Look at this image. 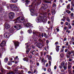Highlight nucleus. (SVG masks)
Returning a JSON list of instances; mask_svg holds the SVG:
<instances>
[{
  "instance_id": "obj_16",
  "label": "nucleus",
  "mask_w": 74,
  "mask_h": 74,
  "mask_svg": "<svg viewBox=\"0 0 74 74\" xmlns=\"http://www.w3.org/2000/svg\"><path fill=\"white\" fill-rule=\"evenodd\" d=\"M30 52L31 53H32L33 55H36V51L35 50H34L33 51L31 50L30 51Z\"/></svg>"
},
{
  "instance_id": "obj_46",
  "label": "nucleus",
  "mask_w": 74,
  "mask_h": 74,
  "mask_svg": "<svg viewBox=\"0 0 74 74\" xmlns=\"http://www.w3.org/2000/svg\"><path fill=\"white\" fill-rule=\"evenodd\" d=\"M30 11H31V12H32V13H33V12H34V10L32 9L30 10Z\"/></svg>"
},
{
  "instance_id": "obj_1",
  "label": "nucleus",
  "mask_w": 74,
  "mask_h": 74,
  "mask_svg": "<svg viewBox=\"0 0 74 74\" xmlns=\"http://www.w3.org/2000/svg\"><path fill=\"white\" fill-rule=\"evenodd\" d=\"M44 16H40L38 19L37 21L38 22H43L45 23L47 22V13L43 12V14Z\"/></svg>"
},
{
  "instance_id": "obj_21",
  "label": "nucleus",
  "mask_w": 74,
  "mask_h": 74,
  "mask_svg": "<svg viewBox=\"0 0 74 74\" xmlns=\"http://www.w3.org/2000/svg\"><path fill=\"white\" fill-rule=\"evenodd\" d=\"M37 42H36L34 44L35 46H34V45H32L31 47L33 49H34V48H35L36 47H37Z\"/></svg>"
},
{
  "instance_id": "obj_43",
  "label": "nucleus",
  "mask_w": 74,
  "mask_h": 74,
  "mask_svg": "<svg viewBox=\"0 0 74 74\" xmlns=\"http://www.w3.org/2000/svg\"><path fill=\"white\" fill-rule=\"evenodd\" d=\"M39 41L40 42H42V40L40 38L39 39Z\"/></svg>"
},
{
  "instance_id": "obj_34",
  "label": "nucleus",
  "mask_w": 74,
  "mask_h": 74,
  "mask_svg": "<svg viewBox=\"0 0 74 74\" xmlns=\"http://www.w3.org/2000/svg\"><path fill=\"white\" fill-rule=\"evenodd\" d=\"M71 4L72 7H74V2L73 1H71Z\"/></svg>"
},
{
  "instance_id": "obj_2",
  "label": "nucleus",
  "mask_w": 74,
  "mask_h": 74,
  "mask_svg": "<svg viewBox=\"0 0 74 74\" xmlns=\"http://www.w3.org/2000/svg\"><path fill=\"white\" fill-rule=\"evenodd\" d=\"M24 18L22 17H19L17 18V19H15L14 21H15L14 23H16L17 22L18 23H21L23 21L24 19Z\"/></svg>"
},
{
  "instance_id": "obj_23",
  "label": "nucleus",
  "mask_w": 74,
  "mask_h": 74,
  "mask_svg": "<svg viewBox=\"0 0 74 74\" xmlns=\"http://www.w3.org/2000/svg\"><path fill=\"white\" fill-rule=\"evenodd\" d=\"M23 60L26 61V62H28V61H29V58L25 57L23 59Z\"/></svg>"
},
{
  "instance_id": "obj_8",
  "label": "nucleus",
  "mask_w": 74,
  "mask_h": 74,
  "mask_svg": "<svg viewBox=\"0 0 74 74\" xmlns=\"http://www.w3.org/2000/svg\"><path fill=\"white\" fill-rule=\"evenodd\" d=\"M48 6L47 4H42V7H41V9L42 10L44 9L45 10V9H46L48 8Z\"/></svg>"
},
{
  "instance_id": "obj_37",
  "label": "nucleus",
  "mask_w": 74,
  "mask_h": 74,
  "mask_svg": "<svg viewBox=\"0 0 74 74\" xmlns=\"http://www.w3.org/2000/svg\"><path fill=\"white\" fill-rule=\"evenodd\" d=\"M29 61L30 63H32V64H33V63H34V62H33V61H32V59H29Z\"/></svg>"
},
{
  "instance_id": "obj_25",
  "label": "nucleus",
  "mask_w": 74,
  "mask_h": 74,
  "mask_svg": "<svg viewBox=\"0 0 74 74\" xmlns=\"http://www.w3.org/2000/svg\"><path fill=\"white\" fill-rule=\"evenodd\" d=\"M14 10L15 11H19V8L16 7H16H15V8H14Z\"/></svg>"
},
{
  "instance_id": "obj_28",
  "label": "nucleus",
  "mask_w": 74,
  "mask_h": 74,
  "mask_svg": "<svg viewBox=\"0 0 74 74\" xmlns=\"http://www.w3.org/2000/svg\"><path fill=\"white\" fill-rule=\"evenodd\" d=\"M45 3H49L50 4H51L52 2L51 1H45Z\"/></svg>"
},
{
  "instance_id": "obj_41",
  "label": "nucleus",
  "mask_w": 74,
  "mask_h": 74,
  "mask_svg": "<svg viewBox=\"0 0 74 74\" xmlns=\"http://www.w3.org/2000/svg\"><path fill=\"white\" fill-rule=\"evenodd\" d=\"M71 65H68V69H71Z\"/></svg>"
},
{
  "instance_id": "obj_33",
  "label": "nucleus",
  "mask_w": 74,
  "mask_h": 74,
  "mask_svg": "<svg viewBox=\"0 0 74 74\" xmlns=\"http://www.w3.org/2000/svg\"><path fill=\"white\" fill-rule=\"evenodd\" d=\"M28 32L29 33H32V31L31 29H30L28 30Z\"/></svg>"
},
{
  "instance_id": "obj_55",
  "label": "nucleus",
  "mask_w": 74,
  "mask_h": 74,
  "mask_svg": "<svg viewBox=\"0 0 74 74\" xmlns=\"http://www.w3.org/2000/svg\"><path fill=\"white\" fill-rule=\"evenodd\" d=\"M70 15L71 16V17H73V16H73V13H71Z\"/></svg>"
},
{
  "instance_id": "obj_63",
  "label": "nucleus",
  "mask_w": 74,
  "mask_h": 74,
  "mask_svg": "<svg viewBox=\"0 0 74 74\" xmlns=\"http://www.w3.org/2000/svg\"><path fill=\"white\" fill-rule=\"evenodd\" d=\"M59 44V43H58V42H56L55 43V45H56L57 44Z\"/></svg>"
},
{
  "instance_id": "obj_53",
  "label": "nucleus",
  "mask_w": 74,
  "mask_h": 74,
  "mask_svg": "<svg viewBox=\"0 0 74 74\" xmlns=\"http://www.w3.org/2000/svg\"><path fill=\"white\" fill-rule=\"evenodd\" d=\"M64 56V55H63V54H61V58H63Z\"/></svg>"
},
{
  "instance_id": "obj_20",
  "label": "nucleus",
  "mask_w": 74,
  "mask_h": 74,
  "mask_svg": "<svg viewBox=\"0 0 74 74\" xmlns=\"http://www.w3.org/2000/svg\"><path fill=\"white\" fill-rule=\"evenodd\" d=\"M56 13V11L54 9H52L51 10V14L53 15H55V14Z\"/></svg>"
},
{
  "instance_id": "obj_17",
  "label": "nucleus",
  "mask_w": 74,
  "mask_h": 74,
  "mask_svg": "<svg viewBox=\"0 0 74 74\" xmlns=\"http://www.w3.org/2000/svg\"><path fill=\"white\" fill-rule=\"evenodd\" d=\"M10 25L8 24H6L5 25V28L6 29H9V28H10Z\"/></svg>"
},
{
  "instance_id": "obj_57",
  "label": "nucleus",
  "mask_w": 74,
  "mask_h": 74,
  "mask_svg": "<svg viewBox=\"0 0 74 74\" xmlns=\"http://www.w3.org/2000/svg\"><path fill=\"white\" fill-rule=\"evenodd\" d=\"M56 30H57V32H58L59 31V29L58 28H56Z\"/></svg>"
},
{
  "instance_id": "obj_13",
  "label": "nucleus",
  "mask_w": 74,
  "mask_h": 74,
  "mask_svg": "<svg viewBox=\"0 0 74 74\" xmlns=\"http://www.w3.org/2000/svg\"><path fill=\"white\" fill-rule=\"evenodd\" d=\"M4 36L5 38H8V37H10V36H9V33L5 32L4 34Z\"/></svg>"
},
{
  "instance_id": "obj_39",
  "label": "nucleus",
  "mask_w": 74,
  "mask_h": 74,
  "mask_svg": "<svg viewBox=\"0 0 74 74\" xmlns=\"http://www.w3.org/2000/svg\"><path fill=\"white\" fill-rule=\"evenodd\" d=\"M52 6L53 7H56V5L55 3H53V5H52Z\"/></svg>"
},
{
  "instance_id": "obj_29",
  "label": "nucleus",
  "mask_w": 74,
  "mask_h": 74,
  "mask_svg": "<svg viewBox=\"0 0 74 74\" xmlns=\"http://www.w3.org/2000/svg\"><path fill=\"white\" fill-rule=\"evenodd\" d=\"M12 3H15L18 1V0H11Z\"/></svg>"
},
{
  "instance_id": "obj_47",
  "label": "nucleus",
  "mask_w": 74,
  "mask_h": 74,
  "mask_svg": "<svg viewBox=\"0 0 74 74\" xmlns=\"http://www.w3.org/2000/svg\"><path fill=\"white\" fill-rule=\"evenodd\" d=\"M44 36L45 37H47V34L45 33H44Z\"/></svg>"
},
{
  "instance_id": "obj_36",
  "label": "nucleus",
  "mask_w": 74,
  "mask_h": 74,
  "mask_svg": "<svg viewBox=\"0 0 74 74\" xmlns=\"http://www.w3.org/2000/svg\"><path fill=\"white\" fill-rule=\"evenodd\" d=\"M66 12H67V13H68V14H70V13H71V11L68 10H66Z\"/></svg>"
},
{
  "instance_id": "obj_42",
  "label": "nucleus",
  "mask_w": 74,
  "mask_h": 74,
  "mask_svg": "<svg viewBox=\"0 0 74 74\" xmlns=\"http://www.w3.org/2000/svg\"><path fill=\"white\" fill-rule=\"evenodd\" d=\"M5 62H7L8 61V58H6L4 60Z\"/></svg>"
},
{
  "instance_id": "obj_58",
  "label": "nucleus",
  "mask_w": 74,
  "mask_h": 74,
  "mask_svg": "<svg viewBox=\"0 0 74 74\" xmlns=\"http://www.w3.org/2000/svg\"><path fill=\"white\" fill-rule=\"evenodd\" d=\"M72 41H74V37H72Z\"/></svg>"
},
{
  "instance_id": "obj_27",
  "label": "nucleus",
  "mask_w": 74,
  "mask_h": 74,
  "mask_svg": "<svg viewBox=\"0 0 74 74\" xmlns=\"http://www.w3.org/2000/svg\"><path fill=\"white\" fill-rule=\"evenodd\" d=\"M37 39H38V38H37V37H36L33 39V41H36L37 40Z\"/></svg>"
},
{
  "instance_id": "obj_31",
  "label": "nucleus",
  "mask_w": 74,
  "mask_h": 74,
  "mask_svg": "<svg viewBox=\"0 0 74 74\" xmlns=\"http://www.w3.org/2000/svg\"><path fill=\"white\" fill-rule=\"evenodd\" d=\"M70 5L69 4L67 6L66 8L68 10H70Z\"/></svg>"
},
{
  "instance_id": "obj_9",
  "label": "nucleus",
  "mask_w": 74,
  "mask_h": 74,
  "mask_svg": "<svg viewBox=\"0 0 74 74\" xmlns=\"http://www.w3.org/2000/svg\"><path fill=\"white\" fill-rule=\"evenodd\" d=\"M25 26L27 27H29L30 29H31V27H33V26H32V25H31V24L30 23H27L25 25Z\"/></svg>"
},
{
  "instance_id": "obj_7",
  "label": "nucleus",
  "mask_w": 74,
  "mask_h": 74,
  "mask_svg": "<svg viewBox=\"0 0 74 74\" xmlns=\"http://www.w3.org/2000/svg\"><path fill=\"white\" fill-rule=\"evenodd\" d=\"M27 48H29L27 49L26 50V53L27 54L28 53H29V51L31 50V49H32L31 48V46H30V45H27Z\"/></svg>"
},
{
  "instance_id": "obj_59",
  "label": "nucleus",
  "mask_w": 74,
  "mask_h": 74,
  "mask_svg": "<svg viewBox=\"0 0 74 74\" xmlns=\"http://www.w3.org/2000/svg\"><path fill=\"white\" fill-rule=\"evenodd\" d=\"M66 40L67 38H64V41H63V42H64V41H66Z\"/></svg>"
},
{
  "instance_id": "obj_26",
  "label": "nucleus",
  "mask_w": 74,
  "mask_h": 74,
  "mask_svg": "<svg viewBox=\"0 0 74 74\" xmlns=\"http://www.w3.org/2000/svg\"><path fill=\"white\" fill-rule=\"evenodd\" d=\"M66 21H68L69 22H70V18L67 16L66 17Z\"/></svg>"
},
{
  "instance_id": "obj_64",
  "label": "nucleus",
  "mask_w": 74,
  "mask_h": 74,
  "mask_svg": "<svg viewBox=\"0 0 74 74\" xmlns=\"http://www.w3.org/2000/svg\"><path fill=\"white\" fill-rule=\"evenodd\" d=\"M65 25H69V23L67 22H66L65 23Z\"/></svg>"
},
{
  "instance_id": "obj_40",
  "label": "nucleus",
  "mask_w": 74,
  "mask_h": 74,
  "mask_svg": "<svg viewBox=\"0 0 74 74\" xmlns=\"http://www.w3.org/2000/svg\"><path fill=\"white\" fill-rule=\"evenodd\" d=\"M68 63L69 64L68 66H71V65L72 64V62H69Z\"/></svg>"
},
{
  "instance_id": "obj_38",
  "label": "nucleus",
  "mask_w": 74,
  "mask_h": 74,
  "mask_svg": "<svg viewBox=\"0 0 74 74\" xmlns=\"http://www.w3.org/2000/svg\"><path fill=\"white\" fill-rule=\"evenodd\" d=\"M48 59L49 60H52V57L51 56H49L48 58Z\"/></svg>"
},
{
  "instance_id": "obj_19",
  "label": "nucleus",
  "mask_w": 74,
  "mask_h": 74,
  "mask_svg": "<svg viewBox=\"0 0 74 74\" xmlns=\"http://www.w3.org/2000/svg\"><path fill=\"white\" fill-rule=\"evenodd\" d=\"M56 50L57 52H59V48H60V46L58 45H56Z\"/></svg>"
},
{
  "instance_id": "obj_10",
  "label": "nucleus",
  "mask_w": 74,
  "mask_h": 74,
  "mask_svg": "<svg viewBox=\"0 0 74 74\" xmlns=\"http://www.w3.org/2000/svg\"><path fill=\"white\" fill-rule=\"evenodd\" d=\"M10 7L12 10H14L15 8L16 7V6L15 5L11 4L10 5Z\"/></svg>"
},
{
  "instance_id": "obj_30",
  "label": "nucleus",
  "mask_w": 74,
  "mask_h": 74,
  "mask_svg": "<svg viewBox=\"0 0 74 74\" xmlns=\"http://www.w3.org/2000/svg\"><path fill=\"white\" fill-rule=\"evenodd\" d=\"M25 3L27 4H28L30 3V1L29 0H27L25 1Z\"/></svg>"
},
{
  "instance_id": "obj_56",
  "label": "nucleus",
  "mask_w": 74,
  "mask_h": 74,
  "mask_svg": "<svg viewBox=\"0 0 74 74\" xmlns=\"http://www.w3.org/2000/svg\"><path fill=\"white\" fill-rule=\"evenodd\" d=\"M59 67L60 69H62V68H63V66L61 65H59Z\"/></svg>"
},
{
  "instance_id": "obj_15",
  "label": "nucleus",
  "mask_w": 74,
  "mask_h": 74,
  "mask_svg": "<svg viewBox=\"0 0 74 74\" xmlns=\"http://www.w3.org/2000/svg\"><path fill=\"white\" fill-rule=\"evenodd\" d=\"M36 46H37V47H39L40 48H42V45L41 43H38L37 44L36 43Z\"/></svg>"
},
{
  "instance_id": "obj_5",
  "label": "nucleus",
  "mask_w": 74,
  "mask_h": 74,
  "mask_svg": "<svg viewBox=\"0 0 74 74\" xmlns=\"http://www.w3.org/2000/svg\"><path fill=\"white\" fill-rule=\"evenodd\" d=\"M71 53H73V54H74V50H71V52H69L68 51L66 54V58H69L70 56V55Z\"/></svg>"
},
{
  "instance_id": "obj_62",
  "label": "nucleus",
  "mask_w": 74,
  "mask_h": 74,
  "mask_svg": "<svg viewBox=\"0 0 74 74\" xmlns=\"http://www.w3.org/2000/svg\"><path fill=\"white\" fill-rule=\"evenodd\" d=\"M68 51V49H65V52H67Z\"/></svg>"
},
{
  "instance_id": "obj_52",
  "label": "nucleus",
  "mask_w": 74,
  "mask_h": 74,
  "mask_svg": "<svg viewBox=\"0 0 74 74\" xmlns=\"http://www.w3.org/2000/svg\"><path fill=\"white\" fill-rule=\"evenodd\" d=\"M48 71H49V72H50L51 71V69H49L47 70Z\"/></svg>"
},
{
  "instance_id": "obj_22",
  "label": "nucleus",
  "mask_w": 74,
  "mask_h": 74,
  "mask_svg": "<svg viewBox=\"0 0 74 74\" xmlns=\"http://www.w3.org/2000/svg\"><path fill=\"white\" fill-rule=\"evenodd\" d=\"M38 35H39V37H40V38H41V36H42V37H43L44 36V34L42 33H39V34H38Z\"/></svg>"
},
{
  "instance_id": "obj_32",
  "label": "nucleus",
  "mask_w": 74,
  "mask_h": 74,
  "mask_svg": "<svg viewBox=\"0 0 74 74\" xmlns=\"http://www.w3.org/2000/svg\"><path fill=\"white\" fill-rule=\"evenodd\" d=\"M65 64V63L63 61L61 64V65L62 66H64Z\"/></svg>"
},
{
  "instance_id": "obj_14",
  "label": "nucleus",
  "mask_w": 74,
  "mask_h": 74,
  "mask_svg": "<svg viewBox=\"0 0 74 74\" xmlns=\"http://www.w3.org/2000/svg\"><path fill=\"white\" fill-rule=\"evenodd\" d=\"M6 44V42L5 41H3L1 43L0 46L1 47H3Z\"/></svg>"
},
{
  "instance_id": "obj_49",
  "label": "nucleus",
  "mask_w": 74,
  "mask_h": 74,
  "mask_svg": "<svg viewBox=\"0 0 74 74\" xmlns=\"http://www.w3.org/2000/svg\"><path fill=\"white\" fill-rule=\"evenodd\" d=\"M37 70H36V69H35L34 70V73H36L37 72Z\"/></svg>"
},
{
  "instance_id": "obj_3",
  "label": "nucleus",
  "mask_w": 74,
  "mask_h": 74,
  "mask_svg": "<svg viewBox=\"0 0 74 74\" xmlns=\"http://www.w3.org/2000/svg\"><path fill=\"white\" fill-rule=\"evenodd\" d=\"M41 3V0H34V3H32V5L35 4V5H37V4H40Z\"/></svg>"
},
{
  "instance_id": "obj_61",
  "label": "nucleus",
  "mask_w": 74,
  "mask_h": 74,
  "mask_svg": "<svg viewBox=\"0 0 74 74\" xmlns=\"http://www.w3.org/2000/svg\"><path fill=\"white\" fill-rule=\"evenodd\" d=\"M64 30H66V29H67V27H65L64 28Z\"/></svg>"
},
{
  "instance_id": "obj_54",
  "label": "nucleus",
  "mask_w": 74,
  "mask_h": 74,
  "mask_svg": "<svg viewBox=\"0 0 74 74\" xmlns=\"http://www.w3.org/2000/svg\"><path fill=\"white\" fill-rule=\"evenodd\" d=\"M69 62H72L73 60L69 58Z\"/></svg>"
},
{
  "instance_id": "obj_18",
  "label": "nucleus",
  "mask_w": 74,
  "mask_h": 74,
  "mask_svg": "<svg viewBox=\"0 0 74 74\" xmlns=\"http://www.w3.org/2000/svg\"><path fill=\"white\" fill-rule=\"evenodd\" d=\"M14 30V29L13 28V27H12L9 30V32L10 33H13Z\"/></svg>"
},
{
  "instance_id": "obj_44",
  "label": "nucleus",
  "mask_w": 74,
  "mask_h": 74,
  "mask_svg": "<svg viewBox=\"0 0 74 74\" xmlns=\"http://www.w3.org/2000/svg\"><path fill=\"white\" fill-rule=\"evenodd\" d=\"M69 71V74H70L71 73V69H69L68 70Z\"/></svg>"
},
{
  "instance_id": "obj_51",
  "label": "nucleus",
  "mask_w": 74,
  "mask_h": 74,
  "mask_svg": "<svg viewBox=\"0 0 74 74\" xmlns=\"http://www.w3.org/2000/svg\"><path fill=\"white\" fill-rule=\"evenodd\" d=\"M63 51H64V50L63 49H62L61 50V51H60V53H62V52H63Z\"/></svg>"
},
{
  "instance_id": "obj_12",
  "label": "nucleus",
  "mask_w": 74,
  "mask_h": 74,
  "mask_svg": "<svg viewBox=\"0 0 74 74\" xmlns=\"http://www.w3.org/2000/svg\"><path fill=\"white\" fill-rule=\"evenodd\" d=\"M14 27L15 29L16 28L17 30H19L20 29H21V26L20 25H18L17 26H14Z\"/></svg>"
},
{
  "instance_id": "obj_4",
  "label": "nucleus",
  "mask_w": 74,
  "mask_h": 74,
  "mask_svg": "<svg viewBox=\"0 0 74 74\" xmlns=\"http://www.w3.org/2000/svg\"><path fill=\"white\" fill-rule=\"evenodd\" d=\"M8 15L10 19H12V18H14L15 14L14 13L11 12L8 14Z\"/></svg>"
},
{
  "instance_id": "obj_60",
  "label": "nucleus",
  "mask_w": 74,
  "mask_h": 74,
  "mask_svg": "<svg viewBox=\"0 0 74 74\" xmlns=\"http://www.w3.org/2000/svg\"><path fill=\"white\" fill-rule=\"evenodd\" d=\"M7 68L8 70H10L11 69V68L9 66H7Z\"/></svg>"
},
{
  "instance_id": "obj_45",
  "label": "nucleus",
  "mask_w": 74,
  "mask_h": 74,
  "mask_svg": "<svg viewBox=\"0 0 74 74\" xmlns=\"http://www.w3.org/2000/svg\"><path fill=\"white\" fill-rule=\"evenodd\" d=\"M2 11H3V8H2V7H0V12H2Z\"/></svg>"
},
{
  "instance_id": "obj_48",
  "label": "nucleus",
  "mask_w": 74,
  "mask_h": 74,
  "mask_svg": "<svg viewBox=\"0 0 74 74\" xmlns=\"http://www.w3.org/2000/svg\"><path fill=\"white\" fill-rule=\"evenodd\" d=\"M39 28L40 29H43V27L42 26H39Z\"/></svg>"
},
{
  "instance_id": "obj_11",
  "label": "nucleus",
  "mask_w": 74,
  "mask_h": 74,
  "mask_svg": "<svg viewBox=\"0 0 74 74\" xmlns=\"http://www.w3.org/2000/svg\"><path fill=\"white\" fill-rule=\"evenodd\" d=\"M33 34H36V36H37V37H38V34H40V33L37 32L35 31V30H33Z\"/></svg>"
},
{
  "instance_id": "obj_50",
  "label": "nucleus",
  "mask_w": 74,
  "mask_h": 74,
  "mask_svg": "<svg viewBox=\"0 0 74 74\" xmlns=\"http://www.w3.org/2000/svg\"><path fill=\"white\" fill-rule=\"evenodd\" d=\"M12 63H11V62H9L8 63V65H10V64H11Z\"/></svg>"
},
{
  "instance_id": "obj_6",
  "label": "nucleus",
  "mask_w": 74,
  "mask_h": 74,
  "mask_svg": "<svg viewBox=\"0 0 74 74\" xmlns=\"http://www.w3.org/2000/svg\"><path fill=\"white\" fill-rule=\"evenodd\" d=\"M13 42L15 48V49H16L17 47H19V42L16 41H13Z\"/></svg>"
},
{
  "instance_id": "obj_35",
  "label": "nucleus",
  "mask_w": 74,
  "mask_h": 74,
  "mask_svg": "<svg viewBox=\"0 0 74 74\" xmlns=\"http://www.w3.org/2000/svg\"><path fill=\"white\" fill-rule=\"evenodd\" d=\"M63 68L65 70H66L67 69V66L64 65V66H63Z\"/></svg>"
},
{
  "instance_id": "obj_24",
  "label": "nucleus",
  "mask_w": 74,
  "mask_h": 74,
  "mask_svg": "<svg viewBox=\"0 0 74 74\" xmlns=\"http://www.w3.org/2000/svg\"><path fill=\"white\" fill-rule=\"evenodd\" d=\"M0 68H1V72H4V71H5V70H4V69H3V67L2 66H1Z\"/></svg>"
}]
</instances>
